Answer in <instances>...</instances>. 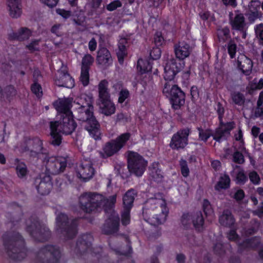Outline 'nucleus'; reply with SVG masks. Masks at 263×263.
Here are the masks:
<instances>
[{"label":"nucleus","instance_id":"15","mask_svg":"<svg viewBox=\"0 0 263 263\" xmlns=\"http://www.w3.org/2000/svg\"><path fill=\"white\" fill-rule=\"evenodd\" d=\"M95 172L89 158L83 159L77 166V176L84 181L90 180L94 175Z\"/></svg>","mask_w":263,"mask_h":263},{"label":"nucleus","instance_id":"57","mask_svg":"<svg viewBox=\"0 0 263 263\" xmlns=\"http://www.w3.org/2000/svg\"><path fill=\"white\" fill-rule=\"evenodd\" d=\"M129 93L127 89H122L119 93V97L118 101L120 103H122L129 97Z\"/></svg>","mask_w":263,"mask_h":263},{"label":"nucleus","instance_id":"9","mask_svg":"<svg viewBox=\"0 0 263 263\" xmlns=\"http://www.w3.org/2000/svg\"><path fill=\"white\" fill-rule=\"evenodd\" d=\"M61 256L59 248L53 245L41 248L36 255L37 263H58Z\"/></svg>","mask_w":263,"mask_h":263},{"label":"nucleus","instance_id":"12","mask_svg":"<svg viewBox=\"0 0 263 263\" xmlns=\"http://www.w3.org/2000/svg\"><path fill=\"white\" fill-rule=\"evenodd\" d=\"M191 133V129L189 127L179 129L172 136L170 143V147L176 150L184 149L188 144L189 136Z\"/></svg>","mask_w":263,"mask_h":263},{"label":"nucleus","instance_id":"56","mask_svg":"<svg viewBox=\"0 0 263 263\" xmlns=\"http://www.w3.org/2000/svg\"><path fill=\"white\" fill-rule=\"evenodd\" d=\"M40 40H34L32 41L29 44L26 45V48L31 51H39V49L37 47Z\"/></svg>","mask_w":263,"mask_h":263},{"label":"nucleus","instance_id":"19","mask_svg":"<svg viewBox=\"0 0 263 263\" xmlns=\"http://www.w3.org/2000/svg\"><path fill=\"white\" fill-rule=\"evenodd\" d=\"M174 51L178 59L177 62L179 61V62H183L181 61H183L190 55L192 48L189 44L184 42H180L174 45Z\"/></svg>","mask_w":263,"mask_h":263},{"label":"nucleus","instance_id":"10","mask_svg":"<svg viewBox=\"0 0 263 263\" xmlns=\"http://www.w3.org/2000/svg\"><path fill=\"white\" fill-rule=\"evenodd\" d=\"M43 162L46 167V175H55L63 172L67 166V160L63 157H49L43 158Z\"/></svg>","mask_w":263,"mask_h":263},{"label":"nucleus","instance_id":"1","mask_svg":"<svg viewBox=\"0 0 263 263\" xmlns=\"http://www.w3.org/2000/svg\"><path fill=\"white\" fill-rule=\"evenodd\" d=\"M72 102V99L65 98L60 99L53 104L62 118V120L50 122V143L54 146H59L61 144L62 140V134H71L77 127V123L73 119L72 112L70 110Z\"/></svg>","mask_w":263,"mask_h":263},{"label":"nucleus","instance_id":"35","mask_svg":"<svg viewBox=\"0 0 263 263\" xmlns=\"http://www.w3.org/2000/svg\"><path fill=\"white\" fill-rule=\"evenodd\" d=\"M192 222L196 229L200 231L203 228L204 218L203 215H191Z\"/></svg>","mask_w":263,"mask_h":263},{"label":"nucleus","instance_id":"25","mask_svg":"<svg viewBox=\"0 0 263 263\" xmlns=\"http://www.w3.org/2000/svg\"><path fill=\"white\" fill-rule=\"evenodd\" d=\"M9 15L12 18L20 17L22 13L21 0H7Z\"/></svg>","mask_w":263,"mask_h":263},{"label":"nucleus","instance_id":"2","mask_svg":"<svg viewBox=\"0 0 263 263\" xmlns=\"http://www.w3.org/2000/svg\"><path fill=\"white\" fill-rule=\"evenodd\" d=\"M117 200L116 194L106 198L97 192L83 193L79 198L82 210L86 213H101L113 214Z\"/></svg>","mask_w":263,"mask_h":263},{"label":"nucleus","instance_id":"3","mask_svg":"<svg viewBox=\"0 0 263 263\" xmlns=\"http://www.w3.org/2000/svg\"><path fill=\"white\" fill-rule=\"evenodd\" d=\"M94 107L74 109L75 118L95 140L101 139L100 124L94 116Z\"/></svg>","mask_w":263,"mask_h":263},{"label":"nucleus","instance_id":"24","mask_svg":"<svg viewBox=\"0 0 263 263\" xmlns=\"http://www.w3.org/2000/svg\"><path fill=\"white\" fill-rule=\"evenodd\" d=\"M93 98L91 95L84 93L77 97L74 102V109L93 107Z\"/></svg>","mask_w":263,"mask_h":263},{"label":"nucleus","instance_id":"22","mask_svg":"<svg viewBox=\"0 0 263 263\" xmlns=\"http://www.w3.org/2000/svg\"><path fill=\"white\" fill-rule=\"evenodd\" d=\"M234 122H230L223 124H220L219 127L216 130V135L214 136V140L220 142L222 138H226L230 135V131L234 127Z\"/></svg>","mask_w":263,"mask_h":263},{"label":"nucleus","instance_id":"42","mask_svg":"<svg viewBox=\"0 0 263 263\" xmlns=\"http://www.w3.org/2000/svg\"><path fill=\"white\" fill-rule=\"evenodd\" d=\"M27 145H31V148L37 151H42L43 149L42 141L37 138L29 140Z\"/></svg>","mask_w":263,"mask_h":263},{"label":"nucleus","instance_id":"49","mask_svg":"<svg viewBox=\"0 0 263 263\" xmlns=\"http://www.w3.org/2000/svg\"><path fill=\"white\" fill-rule=\"evenodd\" d=\"M161 55V50L158 47H154L151 51L149 55L152 60L159 59Z\"/></svg>","mask_w":263,"mask_h":263},{"label":"nucleus","instance_id":"47","mask_svg":"<svg viewBox=\"0 0 263 263\" xmlns=\"http://www.w3.org/2000/svg\"><path fill=\"white\" fill-rule=\"evenodd\" d=\"M31 89L32 92L37 97H42L43 95L42 87L36 81H34V83L31 85Z\"/></svg>","mask_w":263,"mask_h":263},{"label":"nucleus","instance_id":"36","mask_svg":"<svg viewBox=\"0 0 263 263\" xmlns=\"http://www.w3.org/2000/svg\"><path fill=\"white\" fill-rule=\"evenodd\" d=\"M137 68L141 73L151 71L152 65L149 61L139 59L137 62Z\"/></svg>","mask_w":263,"mask_h":263},{"label":"nucleus","instance_id":"46","mask_svg":"<svg viewBox=\"0 0 263 263\" xmlns=\"http://www.w3.org/2000/svg\"><path fill=\"white\" fill-rule=\"evenodd\" d=\"M246 16L249 22L251 24L253 23L257 19L261 17V13H255L254 12L247 11Z\"/></svg>","mask_w":263,"mask_h":263},{"label":"nucleus","instance_id":"18","mask_svg":"<svg viewBox=\"0 0 263 263\" xmlns=\"http://www.w3.org/2000/svg\"><path fill=\"white\" fill-rule=\"evenodd\" d=\"M58 73L59 75L55 79V84L57 86L68 88H72L74 86V80L66 70H59Z\"/></svg>","mask_w":263,"mask_h":263},{"label":"nucleus","instance_id":"34","mask_svg":"<svg viewBox=\"0 0 263 263\" xmlns=\"http://www.w3.org/2000/svg\"><path fill=\"white\" fill-rule=\"evenodd\" d=\"M199 132V139L204 142H206L208 139L211 136L214 139V136L216 135V132L213 133L210 129H204L201 127H197Z\"/></svg>","mask_w":263,"mask_h":263},{"label":"nucleus","instance_id":"48","mask_svg":"<svg viewBox=\"0 0 263 263\" xmlns=\"http://www.w3.org/2000/svg\"><path fill=\"white\" fill-rule=\"evenodd\" d=\"M180 165L182 175L185 177L188 176L190 171L187 166V162L184 159H181L180 161Z\"/></svg>","mask_w":263,"mask_h":263},{"label":"nucleus","instance_id":"30","mask_svg":"<svg viewBox=\"0 0 263 263\" xmlns=\"http://www.w3.org/2000/svg\"><path fill=\"white\" fill-rule=\"evenodd\" d=\"M166 218V215H146L144 219L153 226H157L163 223Z\"/></svg>","mask_w":263,"mask_h":263},{"label":"nucleus","instance_id":"60","mask_svg":"<svg viewBox=\"0 0 263 263\" xmlns=\"http://www.w3.org/2000/svg\"><path fill=\"white\" fill-rule=\"evenodd\" d=\"M248 180L247 177L243 172H239L236 176L237 183L244 184Z\"/></svg>","mask_w":263,"mask_h":263},{"label":"nucleus","instance_id":"52","mask_svg":"<svg viewBox=\"0 0 263 263\" xmlns=\"http://www.w3.org/2000/svg\"><path fill=\"white\" fill-rule=\"evenodd\" d=\"M122 6V3L119 0H116L106 6V9L109 11H112Z\"/></svg>","mask_w":263,"mask_h":263},{"label":"nucleus","instance_id":"43","mask_svg":"<svg viewBox=\"0 0 263 263\" xmlns=\"http://www.w3.org/2000/svg\"><path fill=\"white\" fill-rule=\"evenodd\" d=\"M89 70L86 69L81 68V76L80 78V80L83 86H87L89 81Z\"/></svg>","mask_w":263,"mask_h":263},{"label":"nucleus","instance_id":"61","mask_svg":"<svg viewBox=\"0 0 263 263\" xmlns=\"http://www.w3.org/2000/svg\"><path fill=\"white\" fill-rule=\"evenodd\" d=\"M56 12L65 19L69 18L71 15V12L70 11L65 10L62 9H57Z\"/></svg>","mask_w":263,"mask_h":263},{"label":"nucleus","instance_id":"5","mask_svg":"<svg viewBox=\"0 0 263 263\" xmlns=\"http://www.w3.org/2000/svg\"><path fill=\"white\" fill-rule=\"evenodd\" d=\"M4 245L8 256L14 260H21L27 254L24 240L18 233L5 235Z\"/></svg>","mask_w":263,"mask_h":263},{"label":"nucleus","instance_id":"62","mask_svg":"<svg viewBox=\"0 0 263 263\" xmlns=\"http://www.w3.org/2000/svg\"><path fill=\"white\" fill-rule=\"evenodd\" d=\"M191 215H182L181 217V223L186 228H187L191 224Z\"/></svg>","mask_w":263,"mask_h":263},{"label":"nucleus","instance_id":"11","mask_svg":"<svg viewBox=\"0 0 263 263\" xmlns=\"http://www.w3.org/2000/svg\"><path fill=\"white\" fill-rule=\"evenodd\" d=\"M127 160L129 172L137 177L141 176L146 169L147 161L139 154L134 152L129 153Z\"/></svg>","mask_w":263,"mask_h":263},{"label":"nucleus","instance_id":"64","mask_svg":"<svg viewBox=\"0 0 263 263\" xmlns=\"http://www.w3.org/2000/svg\"><path fill=\"white\" fill-rule=\"evenodd\" d=\"M191 95L193 101L197 100L199 98V94L197 87L193 86L191 87Z\"/></svg>","mask_w":263,"mask_h":263},{"label":"nucleus","instance_id":"20","mask_svg":"<svg viewBox=\"0 0 263 263\" xmlns=\"http://www.w3.org/2000/svg\"><path fill=\"white\" fill-rule=\"evenodd\" d=\"M236 12L237 13L234 17L233 12L229 13L230 24L233 29L243 31L246 29L247 25L245 17L243 14L238 13L237 11Z\"/></svg>","mask_w":263,"mask_h":263},{"label":"nucleus","instance_id":"38","mask_svg":"<svg viewBox=\"0 0 263 263\" xmlns=\"http://www.w3.org/2000/svg\"><path fill=\"white\" fill-rule=\"evenodd\" d=\"M94 58L89 54H86L82 58L81 68L89 69L90 66L92 64Z\"/></svg>","mask_w":263,"mask_h":263},{"label":"nucleus","instance_id":"27","mask_svg":"<svg viewBox=\"0 0 263 263\" xmlns=\"http://www.w3.org/2000/svg\"><path fill=\"white\" fill-rule=\"evenodd\" d=\"M31 35V31L26 27H22L17 32H13L9 34L11 40H16L20 41L28 39Z\"/></svg>","mask_w":263,"mask_h":263},{"label":"nucleus","instance_id":"31","mask_svg":"<svg viewBox=\"0 0 263 263\" xmlns=\"http://www.w3.org/2000/svg\"><path fill=\"white\" fill-rule=\"evenodd\" d=\"M231 179L229 175L224 174L220 177L219 181L215 185V190L220 191L221 190H227L230 186Z\"/></svg>","mask_w":263,"mask_h":263},{"label":"nucleus","instance_id":"39","mask_svg":"<svg viewBox=\"0 0 263 263\" xmlns=\"http://www.w3.org/2000/svg\"><path fill=\"white\" fill-rule=\"evenodd\" d=\"M25 151L29 152V155L30 157L33 158H43L46 154H44L41 152L42 151H37L31 148V145H27L25 147Z\"/></svg>","mask_w":263,"mask_h":263},{"label":"nucleus","instance_id":"40","mask_svg":"<svg viewBox=\"0 0 263 263\" xmlns=\"http://www.w3.org/2000/svg\"><path fill=\"white\" fill-rule=\"evenodd\" d=\"M233 101L237 105H242L245 101V98L243 95L239 92H234L232 94Z\"/></svg>","mask_w":263,"mask_h":263},{"label":"nucleus","instance_id":"50","mask_svg":"<svg viewBox=\"0 0 263 263\" xmlns=\"http://www.w3.org/2000/svg\"><path fill=\"white\" fill-rule=\"evenodd\" d=\"M255 31L257 37L262 41L260 44L263 45V24L257 25Z\"/></svg>","mask_w":263,"mask_h":263},{"label":"nucleus","instance_id":"13","mask_svg":"<svg viewBox=\"0 0 263 263\" xmlns=\"http://www.w3.org/2000/svg\"><path fill=\"white\" fill-rule=\"evenodd\" d=\"M120 217L119 215H108L101 229L102 234L106 235H115L119 230Z\"/></svg>","mask_w":263,"mask_h":263},{"label":"nucleus","instance_id":"51","mask_svg":"<svg viewBox=\"0 0 263 263\" xmlns=\"http://www.w3.org/2000/svg\"><path fill=\"white\" fill-rule=\"evenodd\" d=\"M216 111L218 115V119L220 124H223L222 118L224 113V109L220 102H218L216 107Z\"/></svg>","mask_w":263,"mask_h":263},{"label":"nucleus","instance_id":"54","mask_svg":"<svg viewBox=\"0 0 263 263\" xmlns=\"http://www.w3.org/2000/svg\"><path fill=\"white\" fill-rule=\"evenodd\" d=\"M233 161L238 164H242L245 162L243 155L238 151L235 152L233 156Z\"/></svg>","mask_w":263,"mask_h":263},{"label":"nucleus","instance_id":"21","mask_svg":"<svg viewBox=\"0 0 263 263\" xmlns=\"http://www.w3.org/2000/svg\"><path fill=\"white\" fill-rule=\"evenodd\" d=\"M137 192L133 189L128 190L123 196V212L122 214H129L133 206L134 201Z\"/></svg>","mask_w":263,"mask_h":263},{"label":"nucleus","instance_id":"29","mask_svg":"<svg viewBox=\"0 0 263 263\" xmlns=\"http://www.w3.org/2000/svg\"><path fill=\"white\" fill-rule=\"evenodd\" d=\"M239 68L246 75H249L251 72L253 62L251 59L245 56L241 61H238Z\"/></svg>","mask_w":263,"mask_h":263},{"label":"nucleus","instance_id":"28","mask_svg":"<svg viewBox=\"0 0 263 263\" xmlns=\"http://www.w3.org/2000/svg\"><path fill=\"white\" fill-rule=\"evenodd\" d=\"M102 114L108 116L115 114L116 107L111 100L101 102L99 104Z\"/></svg>","mask_w":263,"mask_h":263},{"label":"nucleus","instance_id":"41","mask_svg":"<svg viewBox=\"0 0 263 263\" xmlns=\"http://www.w3.org/2000/svg\"><path fill=\"white\" fill-rule=\"evenodd\" d=\"M119 50L117 52L118 61L120 64H122L124 61V57L127 55L125 45H120L118 44Z\"/></svg>","mask_w":263,"mask_h":263},{"label":"nucleus","instance_id":"8","mask_svg":"<svg viewBox=\"0 0 263 263\" xmlns=\"http://www.w3.org/2000/svg\"><path fill=\"white\" fill-rule=\"evenodd\" d=\"M130 134L124 133L115 140H110L105 143L100 155L103 158H107L117 153L129 140Z\"/></svg>","mask_w":263,"mask_h":263},{"label":"nucleus","instance_id":"55","mask_svg":"<svg viewBox=\"0 0 263 263\" xmlns=\"http://www.w3.org/2000/svg\"><path fill=\"white\" fill-rule=\"evenodd\" d=\"M249 177L250 181L254 184H258L260 182V177L256 172L252 171L249 174Z\"/></svg>","mask_w":263,"mask_h":263},{"label":"nucleus","instance_id":"58","mask_svg":"<svg viewBox=\"0 0 263 263\" xmlns=\"http://www.w3.org/2000/svg\"><path fill=\"white\" fill-rule=\"evenodd\" d=\"M228 50L231 58H233L236 53V45L233 42L231 41L228 44Z\"/></svg>","mask_w":263,"mask_h":263},{"label":"nucleus","instance_id":"4","mask_svg":"<svg viewBox=\"0 0 263 263\" xmlns=\"http://www.w3.org/2000/svg\"><path fill=\"white\" fill-rule=\"evenodd\" d=\"M86 219L89 223H92L94 218L90 216L73 218L69 217L67 215H58L56 218V230L66 239L74 238L77 233V226L81 219Z\"/></svg>","mask_w":263,"mask_h":263},{"label":"nucleus","instance_id":"59","mask_svg":"<svg viewBox=\"0 0 263 263\" xmlns=\"http://www.w3.org/2000/svg\"><path fill=\"white\" fill-rule=\"evenodd\" d=\"M202 208L204 214H211L213 212L210 203L206 199L203 200Z\"/></svg>","mask_w":263,"mask_h":263},{"label":"nucleus","instance_id":"53","mask_svg":"<svg viewBox=\"0 0 263 263\" xmlns=\"http://www.w3.org/2000/svg\"><path fill=\"white\" fill-rule=\"evenodd\" d=\"M154 43L157 47L161 46L164 42L163 37L160 32H156L154 35Z\"/></svg>","mask_w":263,"mask_h":263},{"label":"nucleus","instance_id":"37","mask_svg":"<svg viewBox=\"0 0 263 263\" xmlns=\"http://www.w3.org/2000/svg\"><path fill=\"white\" fill-rule=\"evenodd\" d=\"M219 221L221 225L228 227L232 226L235 222L233 215H221Z\"/></svg>","mask_w":263,"mask_h":263},{"label":"nucleus","instance_id":"17","mask_svg":"<svg viewBox=\"0 0 263 263\" xmlns=\"http://www.w3.org/2000/svg\"><path fill=\"white\" fill-rule=\"evenodd\" d=\"M92 237L90 234L83 235L79 237L76 242L74 249V252L79 255H82L90 250Z\"/></svg>","mask_w":263,"mask_h":263},{"label":"nucleus","instance_id":"26","mask_svg":"<svg viewBox=\"0 0 263 263\" xmlns=\"http://www.w3.org/2000/svg\"><path fill=\"white\" fill-rule=\"evenodd\" d=\"M108 82L105 80L101 81L99 85V97L100 102L110 100V94L108 89Z\"/></svg>","mask_w":263,"mask_h":263},{"label":"nucleus","instance_id":"14","mask_svg":"<svg viewBox=\"0 0 263 263\" xmlns=\"http://www.w3.org/2000/svg\"><path fill=\"white\" fill-rule=\"evenodd\" d=\"M184 62H177V59L171 57L164 67V78L167 82H172L175 76L184 67Z\"/></svg>","mask_w":263,"mask_h":263},{"label":"nucleus","instance_id":"32","mask_svg":"<svg viewBox=\"0 0 263 263\" xmlns=\"http://www.w3.org/2000/svg\"><path fill=\"white\" fill-rule=\"evenodd\" d=\"M259 240L256 238L246 239L239 245V250L242 252L245 250L253 249L258 247Z\"/></svg>","mask_w":263,"mask_h":263},{"label":"nucleus","instance_id":"33","mask_svg":"<svg viewBox=\"0 0 263 263\" xmlns=\"http://www.w3.org/2000/svg\"><path fill=\"white\" fill-rule=\"evenodd\" d=\"M158 204L160 205V207L162 209V212L161 214H167L168 213V210L166 206V203L165 202V200H162V199H156L155 198H151L149 199L146 202L145 205V206L143 207V213H144V208L147 209V208L148 206V204Z\"/></svg>","mask_w":263,"mask_h":263},{"label":"nucleus","instance_id":"44","mask_svg":"<svg viewBox=\"0 0 263 263\" xmlns=\"http://www.w3.org/2000/svg\"><path fill=\"white\" fill-rule=\"evenodd\" d=\"M261 5V3L258 0H252L249 5V9L247 11L254 12L255 13H260L259 12Z\"/></svg>","mask_w":263,"mask_h":263},{"label":"nucleus","instance_id":"6","mask_svg":"<svg viewBox=\"0 0 263 263\" xmlns=\"http://www.w3.org/2000/svg\"><path fill=\"white\" fill-rule=\"evenodd\" d=\"M163 93L169 98L172 106L174 109H179L184 105L185 93L173 82H166L165 83Z\"/></svg>","mask_w":263,"mask_h":263},{"label":"nucleus","instance_id":"23","mask_svg":"<svg viewBox=\"0 0 263 263\" xmlns=\"http://www.w3.org/2000/svg\"><path fill=\"white\" fill-rule=\"evenodd\" d=\"M97 62L105 68L108 67L112 63V59L109 50L106 48H101L98 51Z\"/></svg>","mask_w":263,"mask_h":263},{"label":"nucleus","instance_id":"45","mask_svg":"<svg viewBox=\"0 0 263 263\" xmlns=\"http://www.w3.org/2000/svg\"><path fill=\"white\" fill-rule=\"evenodd\" d=\"M16 171L18 176L20 178H23L27 174V167L24 163H21L17 164L16 167Z\"/></svg>","mask_w":263,"mask_h":263},{"label":"nucleus","instance_id":"16","mask_svg":"<svg viewBox=\"0 0 263 263\" xmlns=\"http://www.w3.org/2000/svg\"><path fill=\"white\" fill-rule=\"evenodd\" d=\"M34 185L38 193L42 195L48 194L52 188L51 178L45 175L43 178H36L34 181Z\"/></svg>","mask_w":263,"mask_h":263},{"label":"nucleus","instance_id":"63","mask_svg":"<svg viewBox=\"0 0 263 263\" xmlns=\"http://www.w3.org/2000/svg\"><path fill=\"white\" fill-rule=\"evenodd\" d=\"M218 34V36H223V40H226L230 37V30L228 27H224L219 30Z\"/></svg>","mask_w":263,"mask_h":263},{"label":"nucleus","instance_id":"7","mask_svg":"<svg viewBox=\"0 0 263 263\" xmlns=\"http://www.w3.org/2000/svg\"><path fill=\"white\" fill-rule=\"evenodd\" d=\"M27 231L36 241L44 242L51 236L49 228L37 218H32L27 222Z\"/></svg>","mask_w":263,"mask_h":263}]
</instances>
